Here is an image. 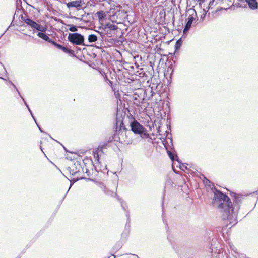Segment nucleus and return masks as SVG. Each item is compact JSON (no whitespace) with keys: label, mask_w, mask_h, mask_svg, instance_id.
<instances>
[{"label":"nucleus","mask_w":258,"mask_h":258,"mask_svg":"<svg viewBox=\"0 0 258 258\" xmlns=\"http://www.w3.org/2000/svg\"><path fill=\"white\" fill-rule=\"evenodd\" d=\"M230 198L227 195V221H229V225L232 227L237 223V215L239 207V197L235 193L230 192ZM228 221H227V223Z\"/></svg>","instance_id":"1"},{"label":"nucleus","mask_w":258,"mask_h":258,"mask_svg":"<svg viewBox=\"0 0 258 258\" xmlns=\"http://www.w3.org/2000/svg\"><path fill=\"white\" fill-rule=\"evenodd\" d=\"M211 191L213 193L212 205L218 212L223 214L222 219H225L224 214L226 212V194L217 190L215 187L212 188Z\"/></svg>","instance_id":"2"},{"label":"nucleus","mask_w":258,"mask_h":258,"mask_svg":"<svg viewBox=\"0 0 258 258\" xmlns=\"http://www.w3.org/2000/svg\"><path fill=\"white\" fill-rule=\"evenodd\" d=\"M68 170L72 175L77 176V180L84 179L82 174L85 172L86 173L88 172V170L83 167L79 161L75 162L73 165L68 168Z\"/></svg>","instance_id":"3"},{"label":"nucleus","mask_w":258,"mask_h":258,"mask_svg":"<svg viewBox=\"0 0 258 258\" xmlns=\"http://www.w3.org/2000/svg\"><path fill=\"white\" fill-rule=\"evenodd\" d=\"M68 41L76 45L88 46L84 43V37L78 33H69L68 36Z\"/></svg>","instance_id":"4"},{"label":"nucleus","mask_w":258,"mask_h":258,"mask_svg":"<svg viewBox=\"0 0 258 258\" xmlns=\"http://www.w3.org/2000/svg\"><path fill=\"white\" fill-rule=\"evenodd\" d=\"M21 19L28 26H30L31 29H33V31L38 30L39 31L45 32L46 30V28L45 27L40 25L36 21H33L30 18H25L22 16Z\"/></svg>","instance_id":"5"},{"label":"nucleus","mask_w":258,"mask_h":258,"mask_svg":"<svg viewBox=\"0 0 258 258\" xmlns=\"http://www.w3.org/2000/svg\"><path fill=\"white\" fill-rule=\"evenodd\" d=\"M120 203L122 206V208L124 210L125 213V215L127 217V222L124 230V231L122 233V237L125 236L126 237L130 233V213L127 210V206L126 204H124V203L122 201H120Z\"/></svg>","instance_id":"6"},{"label":"nucleus","mask_w":258,"mask_h":258,"mask_svg":"<svg viewBox=\"0 0 258 258\" xmlns=\"http://www.w3.org/2000/svg\"><path fill=\"white\" fill-rule=\"evenodd\" d=\"M130 127L131 131L136 134H141L145 128L136 120H134L131 122Z\"/></svg>","instance_id":"7"},{"label":"nucleus","mask_w":258,"mask_h":258,"mask_svg":"<svg viewBox=\"0 0 258 258\" xmlns=\"http://www.w3.org/2000/svg\"><path fill=\"white\" fill-rule=\"evenodd\" d=\"M116 131H117L118 129L119 130H121L122 128H123L124 129L125 128L123 122V118L121 116H119V113L118 112H117L116 114Z\"/></svg>","instance_id":"8"},{"label":"nucleus","mask_w":258,"mask_h":258,"mask_svg":"<svg viewBox=\"0 0 258 258\" xmlns=\"http://www.w3.org/2000/svg\"><path fill=\"white\" fill-rule=\"evenodd\" d=\"M66 5L69 9L71 8H78L81 7V1H71L66 3Z\"/></svg>","instance_id":"9"},{"label":"nucleus","mask_w":258,"mask_h":258,"mask_svg":"<svg viewBox=\"0 0 258 258\" xmlns=\"http://www.w3.org/2000/svg\"><path fill=\"white\" fill-rule=\"evenodd\" d=\"M195 18L192 15H189L188 18L187 22L183 29V33H186L187 32L191 27V25L194 20Z\"/></svg>","instance_id":"10"},{"label":"nucleus","mask_w":258,"mask_h":258,"mask_svg":"<svg viewBox=\"0 0 258 258\" xmlns=\"http://www.w3.org/2000/svg\"><path fill=\"white\" fill-rule=\"evenodd\" d=\"M104 28L106 30H111L114 32H117L119 29L117 25L111 23L106 24L104 26Z\"/></svg>","instance_id":"11"},{"label":"nucleus","mask_w":258,"mask_h":258,"mask_svg":"<svg viewBox=\"0 0 258 258\" xmlns=\"http://www.w3.org/2000/svg\"><path fill=\"white\" fill-rule=\"evenodd\" d=\"M44 32H41V31H39L38 33H37V36L39 37V38H41V39L45 40L47 42H48L49 43L51 42V41H52V39H50L45 33H44Z\"/></svg>","instance_id":"12"},{"label":"nucleus","mask_w":258,"mask_h":258,"mask_svg":"<svg viewBox=\"0 0 258 258\" xmlns=\"http://www.w3.org/2000/svg\"><path fill=\"white\" fill-rule=\"evenodd\" d=\"M94 168H96L98 169L100 165L99 156L98 152H94Z\"/></svg>","instance_id":"13"},{"label":"nucleus","mask_w":258,"mask_h":258,"mask_svg":"<svg viewBox=\"0 0 258 258\" xmlns=\"http://www.w3.org/2000/svg\"><path fill=\"white\" fill-rule=\"evenodd\" d=\"M245 1L248 4L250 8L254 9L257 8L256 0H245Z\"/></svg>","instance_id":"14"},{"label":"nucleus","mask_w":258,"mask_h":258,"mask_svg":"<svg viewBox=\"0 0 258 258\" xmlns=\"http://www.w3.org/2000/svg\"><path fill=\"white\" fill-rule=\"evenodd\" d=\"M203 182L206 186L210 187L211 189L212 188L215 187L213 185L212 183L205 177H204Z\"/></svg>","instance_id":"15"},{"label":"nucleus","mask_w":258,"mask_h":258,"mask_svg":"<svg viewBox=\"0 0 258 258\" xmlns=\"http://www.w3.org/2000/svg\"><path fill=\"white\" fill-rule=\"evenodd\" d=\"M88 39L89 43L95 42L97 40V36L95 34H91L88 36Z\"/></svg>","instance_id":"16"},{"label":"nucleus","mask_w":258,"mask_h":258,"mask_svg":"<svg viewBox=\"0 0 258 258\" xmlns=\"http://www.w3.org/2000/svg\"><path fill=\"white\" fill-rule=\"evenodd\" d=\"M140 137L142 138H150V135L147 133V131L146 128H144V131L142 132L141 134H139Z\"/></svg>","instance_id":"17"},{"label":"nucleus","mask_w":258,"mask_h":258,"mask_svg":"<svg viewBox=\"0 0 258 258\" xmlns=\"http://www.w3.org/2000/svg\"><path fill=\"white\" fill-rule=\"evenodd\" d=\"M96 15L97 16V17L99 20H102V19H104L105 17V14L103 11H98L96 13Z\"/></svg>","instance_id":"18"},{"label":"nucleus","mask_w":258,"mask_h":258,"mask_svg":"<svg viewBox=\"0 0 258 258\" xmlns=\"http://www.w3.org/2000/svg\"><path fill=\"white\" fill-rule=\"evenodd\" d=\"M11 84L13 86L14 88L17 90L19 95L20 96V97L21 98V99L23 100V101H24V104H25L26 106L27 107V108H28V109H29V106L28 105V104H27V103L26 102L25 100H24V99L23 98V97L21 96L20 92L18 91V90L17 89V87L16 86L12 83V82H11Z\"/></svg>","instance_id":"19"},{"label":"nucleus","mask_w":258,"mask_h":258,"mask_svg":"<svg viewBox=\"0 0 258 258\" xmlns=\"http://www.w3.org/2000/svg\"><path fill=\"white\" fill-rule=\"evenodd\" d=\"M95 169L98 172L100 171L104 172V171L107 169V166L102 165H101V163L100 162L99 167L98 168V169H97L96 168H95Z\"/></svg>","instance_id":"20"},{"label":"nucleus","mask_w":258,"mask_h":258,"mask_svg":"<svg viewBox=\"0 0 258 258\" xmlns=\"http://www.w3.org/2000/svg\"><path fill=\"white\" fill-rule=\"evenodd\" d=\"M115 32L112 31L111 30H106L104 28V36L105 35H107L109 37H112V36L114 34Z\"/></svg>","instance_id":"21"},{"label":"nucleus","mask_w":258,"mask_h":258,"mask_svg":"<svg viewBox=\"0 0 258 258\" xmlns=\"http://www.w3.org/2000/svg\"><path fill=\"white\" fill-rule=\"evenodd\" d=\"M61 50L66 53H68L70 55H74V51L71 49H69L67 47L63 46Z\"/></svg>","instance_id":"22"},{"label":"nucleus","mask_w":258,"mask_h":258,"mask_svg":"<svg viewBox=\"0 0 258 258\" xmlns=\"http://www.w3.org/2000/svg\"><path fill=\"white\" fill-rule=\"evenodd\" d=\"M182 40L181 38H180L176 41V42L175 43V45L176 50L179 49L180 48V47L182 45Z\"/></svg>","instance_id":"23"},{"label":"nucleus","mask_w":258,"mask_h":258,"mask_svg":"<svg viewBox=\"0 0 258 258\" xmlns=\"http://www.w3.org/2000/svg\"><path fill=\"white\" fill-rule=\"evenodd\" d=\"M50 43H51L52 44H53L54 46H55L57 48L59 49H61L63 47V46L59 44H58L56 42H55L54 41H53V40H52V41H51Z\"/></svg>","instance_id":"24"},{"label":"nucleus","mask_w":258,"mask_h":258,"mask_svg":"<svg viewBox=\"0 0 258 258\" xmlns=\"http://www.w3.org/2000/svg\"><path fill=\"white\" fill-rule=\"evenodd\" d=\"M70 28H69V30L71 32H76L78 31L77 27L75 25H69Z\"/></svg>","instance_id":"25"},{"label":"nucleus","mask_w":258,"mask_h":258,"mask_svg":"<svg viewBox=\"0 0 258 258\" xmlns=\"http://www.w3.org/2000/svg\"><path fill=\"white\" fill-rule=\"evenodd\" d=\"M178 162H179V168L181 170H182L183 171H185V170L186 169V168H187L186 166L184 164L179 162V161H178Z\"/></svg>","instance_id":"26"},{"label":"nucleus","mask_w":258,"mask_h":258,"mask_svg":"<svg viewBox=\"0 0 258 258\" xmlns=\"http://www.w3.org/2000/svg\"><path fill=\"white\" fill-rule=\"evenodd\" d=\"M168 154L171 160H174V155L171 151H168Z\"/></svg>","instance_id":"27"},{"label":"nucleus","mask_w":258,"mask_h":258,"mask_svg":"<svg viewBox=\"0 0 258 258\" xmlns=\"http://www.w3.org/2000/svg\"><path fill=\"white\" fill-rule=\"evenodd\" d=\"M134 103L137 105L140 104V102L138 100L137 97H135L134 99Z\"/></svg>","instance_id":"28"},{"label":"nucleus","mask_w":258,"mask_h":258,"mask_svg":"<svg viewBox=\"0 0 258 258\" xmlns=\"http://www.w3.org/2000/svg\"><path fill=\"white\" fill-rule=\"evenodd\" d=\"M28 110H29L30 113L31 114V115L32 116V118H33L34 120L35 121V122H36V119H35V117H34V115H33V113H32V112L31 111V110H30V108H29V109H28Z\"/></svg>","instance_id":"29"},{"label":"nucleus","mask_w":258,"mask_h":258,"mask_svg":"<svg viewBox=\"0 0 258 258\" xmlns=\"http://www.w3.org/2000/svg\"><path fill=\"white\" fill-rule=\"evenodd\" d=\"M36 124H37L38 127L39 128V130L41 132H43V131L39 127V126L38 125V124L37 123V122L36 121L35 122Z\"/></svg>","instance_id":"30"},{"label":"nucleus","mask_w":258,"mask_h":258,"mask_svg":"<svg viewBox=\"0 0 258 258\" xmlns=\"http://www.w3.org/2000/svg\"><path fill=\"white\" fill-rule=\"evenodd\" d=\"M36 124H37L38 127L39 128V130L41 132H43V131L39 127V126L38 125V124L37 123V122L36 121L35 122Z\"/></svg>","instance_id":"31"},{"label":"nucleus","mask_w":258,"mask_h":258,"mask_svg":"<svg viewBox=\"0 0 258 258\" xmlns=\"http://www.w3.org/2000/svg\"><path fill=\"white\" fill-rule=\"evenodd\" d=\"M225 10V8L221 7L220 9H218L217 10V12H218V11H219L220 10Z\"/></svg>","instance_id":"32"},{"label":"nucleus","mask_w":258,"mask_h":258,"mask_svg":"<svg viewBox=\"0 0 258 258\" xmlns=\"http://www.w3.org/2000/svg\"><path fill=\"white\" fill-rule=\"evenodd\" d=\"M219 258H224L222 257V255H221L219 253V256H218Z\"/></svg>","instance_id":"33"},{"label":"nucleus","mask_w":258,"mask_h":258,"mask_svg":"<svg viewBox=\"0 0 258 258\" xmlns=\"http://www.w3.org/2000/svg\"><path fill=\"white\" fill-rule=\"evenodd\" d=\"M198 1H199L200 3H203L205 0H198Z\"/></svg>","instance_id":"34"},{"label":"nucleus","mask_w":258,"mask_h":258,"mask_svg":"<svg viewBox=\"0 0 258 258\" xmlns=\"http://www.w3.org/2000/svg\"><path fill=\"white\" fill-rule=\"evenodd\" d=\"M72 184H70V187H69V189H68V191H67V192L69 191V190L70 188H71V187L72 186Z\"/></svg>","instance_id":"35"},{"label":"nucleus","mask_w":258,"mask_h":258,"mask_svg":"<svg viewBox=\"0 0 258 258\" xmlns=\"http://www.w3.org/2000/svg\"><path fill=\"white\" fill-rule=\"evenodd\" d=\"M112 256L113 257V258H116V256L114 254H112Z\"/></svg>","instance_id":"36"},{"label":"nucleus","mask_w":258,"mask_h":258,"mask_svg":"<svg viewBox=\"0 0 258 258\" xmlns=\"http://www.w3.org/2000/svg\"><path fill=\"white\" fill-rule=\"evenodd\" d=\"M63 148H64V149H65V150H66V151H67V150H66V148H65L64 147H63Z\"/></svg>","instance_id":"37"},{"label":"nucleus","mask_w":258,"mask_h":258,"mask_svg":"<svg viewBox=\"0 0 258 258\" xmlns=\"http://www.w3.org/2000/svg\"><path fill=\"white\" fill-rule=\"evenodd\" d=\"M222 1H223V0H221Z\"/></svg>","instance_id":"38"}]
</instances>
